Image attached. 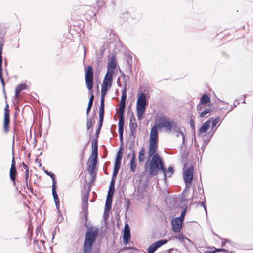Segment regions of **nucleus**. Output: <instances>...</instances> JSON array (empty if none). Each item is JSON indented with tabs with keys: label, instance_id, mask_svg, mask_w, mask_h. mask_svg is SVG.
<instances>
[{
	"label": "nucleus",
	"instance_id": "nucleus-1",
	"mask_svg": "<svg viewBox=\"0 0 253 253\" xmlns=\"http://www.w3.org/2000/svg\"><path fill=\"white\" fill-rule=\"evenodd\" d=\"M161 170L164 174V179H166V169L160 159L158 154H155L152 156L149 165V173L151 176L158 174V171Z\"/></svg>",
	"mask_w": 253,
	"mask_h": 253
},
{
	"label": "nucleus",
	"instance_id": "nucleus-2",
	"mask_svg": "<svg viewBox=\"0 0 253 253\" xmlns=\"http://www.w3.org/2000/svg\"><path fill=\"white\" fill-rule=\"evenodd\" d=\"M85 78L86 87L90 91L91 94L88 105L92 106L94 100V96L91 91L93 84V72L91 66H88L85 70Z\"/></svg>",
	"mask_w": 253,
	"mask_h": 253
},
{
	"label": "nucleus",
	"instance_id": "nucleus-3",
	"mask_svg": "<svg viewBox=\"0 0 253 253\" xmlns=\"http://www.w3.org/2000/svg\"><path fill=\"white\" fill-rule=\"evenodd\" d=\"M176 123L171 120L166 116L161 117L157 123V127L159 129L165 128L168 133L171 132L174 128Z\"/></svg>",
	"mask_w": 253,
	"mask_h": 253
},
{
	"label": "nucleus",
	"instance_id": "nucleus-4",
	"mask_svg": "<svg viewBox=\"0 0 253 253\" xmlns=\"http://www.w3.org/2000/svg\"><path fill=\"white\" fill-rule=\"evenodd\" d=\"M4 37H5V33L1 31L0 30V82L2 84L3 86V90L4 93H5V83L3 79V77L2 76V48L4 46Z\"/></svg>",
	"mask_w": 253,
	"mask_h": 253
},
{
	"label": "nucleus",
	"instance_id": "nucleus-5",
	"mask_svg": "<svg viewBox=\"0 0 253 253\" xmlns=\"http://www.w3.org/2000/svg\"><path fill=\"white\" fill-rule=\"evenodd\" d=\"M98 234L97 228H89L85 234V241L92 243L95 241Z\"/></svg>",
	"mask_w": 253,
	"mask_h": 253
},
{
	"label": "nucleus",
	"instance_id": "nucleus-6",
	"mask_svg": "<svg viewBox=\"0 0 253 253\" xmlns=\"http://www.w3.org/2000/svg\"><path fill=\"white\" fill-rule=\"evenodd\" d=\"M194 168L191 166L189 168L185 169L183 173V177L185 183L186 187H189L192 183L193 177Z\"/></svg>",
	"mask_w": 253,
	"mask_h": 253
},
{
	"label": "nucleus",
	"instance_id": "nucleus-7",
	"mask_svg": "<svg viewBox=\"0 0 253 253\" xmlns=\"http://www.w3.org/2000/svg\"><path fill=\"white\" fill-rule=\"evenodd\" d=\"M92 154L94 156L92 158L91 164L88 165V170L90 174H92L93 172L94 168L97 163V145L95 144L94 149L92 151Z\"/></svg>",
	"mask_w": 253,
	"mask_h": 253
},
{
	"label": "nucleus",
	"instance_id": "nucleus-8",
	"mask_svg": "<svg viewBox=\"0 0 253 253\" xmlns=\"http://www.w3.org/2000/svg\"><path fill=\"white\" fill-rule=\"evenodd\" d=\"M167 243L166 239L159 240L151 245L148 248V253H154L159 247Z\"/></svg>",
	"mask_w": 253,
	"mask_h": 253
},
{
	"label": "nucleus",
	"instance_id": "nucleus-9",
	"mask_svg": "<svg viewBox=\"0 0 253 253\" xmlns=\"http://www.w3.org/2000/svg\"><path fill=\"white\" fill-rule=\"evenodd\" d=\"M183 221L179 218H174L172 220V229L174 233H178L180 231Z\"/></svg>",
	"mask_w": 253,
	"mask_h": 253
},
{
	"label": "nucleus",
	"instance_id": "nucleus-10",
	"mask_svg": "<svg viewBox=\"0 0 253 253\" xmlns=\"http://www.w3.org/2000/svg\"><path fill=\"white\" fill-rule=\"evenodd\" d=\"M88 198L89 192H86L84 194L82 197V210L84 212L85 217H86L88 210Z\"/></svg>",
	"mask_w": 253,
	"mask_h": 253
},
{
	"label": "nucleus",
	"instance_id": "nucleus-11",
	"mask_svg": "<svg viewBox=\"0 0 253 253\" xmlns=\"http://www.w3.org/2000/svg\"><path fill=\"white\" fill-rule=\"evenodd\" d=\"M146 96L145 93H141L138 97L136 107L146 108L147 105Z\"/></svg>",
	"mask_w": 253,
	"mask_h": 253
},
{
	"label": "nucleus",
	"instance_id": "nucleus-12",
	"mask_svg": "<svg viewBox=\"0 0 253 253\" xmlns=\"http://www.w3.org/2000/svg\"><path fill=\"white\" fill-rule=\"evenodd\" d=\"M137 126L135 118L133 116L130 119L129 126L130 131V135L132 136L133 138L135 137L136 136Z\"/></svg>",
	"mask_w": 253,
	"mask_h": 253
},
{
	"label": "nucleus",
	"instance_id": "nucleus-13",
	"mask_svg": "<svg viewBox=\"0 0 253 253\" xmlns=\"http://www.w3.org/2000/svg\"><path fill=\"white\" fill-rule=\"evenodd\" d=\"M212 118H211L207 121L204 123L203 125L200 127L198 130V134L203 136L206 132L208 131L210 127V124Z\"/></svg>",
	"mask_w": 253,
	"mask_h": 253
},
{
	"label": "nucleus",
	"instance_id": "nucleus-14",
	"mask_svg": "<svg viewBox=\"0 0 253 253\" xmlns=\"http://www.w3.org/2000/svg\"><path fill=\"white\" fill-rule=\"evenodd\" d=\"M172 131L173 132H177L182 136L183 144H184L185 141V135L183 132L185 131L184 127L176 123Z\"/></svg>",
	"mask_w": 253,
	"mask_h": 253
},
{
	"label": "nucleus",
	"instance_id": "nucleus-15",
	"mask_svg": "<svg viewBox=\"0 0 253 253\" xmlns=\"http://www.w3.org/2000/svg\"><path fill=\"white\" fill-rule=\"evenodd\" d=\"M130 236V232L128 225L126 223L125 225L124 234H123V242L124 244L128 243V240Z\"/></svg>",
	"mask_w": 253,
	"mask_h": 253
},
{
	"label": "nucleus",
	"instance_id": "nucleus-16",
	"mask_svg": "<svg viewBox=\"0 0 253 253\" xmlns=\"http://www.w3.org/2000/svg\"><path fill=\"white\" fill-rule=\"evenodd\" d=\"M157 125L156 126L154 125L151 129L150 131V141H158V130H157Z\"/></svg>",
	"mask_w": 253,
	"mask_h": 253
},
{
	"label": "nucleus",
	"instance_id": "nucleus-17",
	"mask_svg": "<svg viewBox=\"0 0 253 253\" xmlns=\"http://www.w3.org/2000/svg\"><path fill=\"white\" fill-rule=\"evenodd\" d=\"M157 147V142L149 141V146L148 150V155L149 157H152V156L156 154L155 152Z\"/></svg>",
	"mask_w": 253,
	"mask_h": 253
},
{
	"label": "nucleus",
	"instance_id": "nucleus-18",
	"mask_svg": "<svg viewBox=\"0 0 253 253\" xmlns=\"http://www.w3.org/2000/svg\"><path fill=\"white\" fill-rule=\"evenodd\" d=\"M130 164L131 171L134 172L136 171L137 165L136 162V155L134 151H132V152Z\"/></svg>",
	"mask_w": 253,
	"mask_h": 253
},
{
	"label": "nucleus",
	"instance_id": "nucleus-19",
	"mask_svg": "<svg viewBox=\"0 0 253 253\" xmlns=\"http://www.w3.org/2000/svg\"><path fill=\"white\" fill-rule=\"evenodd\" d=\"M10 123V115L8 114H4L3 130L5 133L9 131L8 126Z\"/></svg>",
	"mask_w": 253,
	"mask_h": 253
},
{
	"label": "nucleus",
	"instance_id": "nucleus-20",
	"mask_svg": "<svg viewBox=\"0 0 253 253\" xmlns=\"http://www.w3.org/2000/svg\"><path fill=\"white\" fill-rule=\"evenodd\" d=\"M28 88L26 84H19L16 88L15 93V98H17L18 97L19 93L23 90L27 89Z\"/></svg>",
	"mask_w": 253,
	"mask_h": 253
},
{
	"label": "nucleus",
	"instance_id": "nucleus-21",
	"mask_svg": "<svg viewBox=\"0 0 253 253\" xmlns=\"http://www.w3.org/2000/svg\"><path fill=\"white\" fill-rule=\"evenodd\" d=\"M16 168L15 166L13 164L11 165L10 170V177L12 181H13V185H15V176L16 174Z\"/></svg>",
	"mask_w": 253,
	"mask_h": 253
},
{
	"label": "nucleus",
	"instance_id": "nucleus-22",
	"mask_svg": "<svg viewBox=\"0 0 253 253\" xmlns=\"http://www.w3.org/2000/svg\"><path fill=\"white\" fill-rule=\"evenodd\" d=\"M92 243L84 241L83 248V253H91Z\"/></svg>",
	"mask_w": 253,
	"mask_h": 253
},
{
	"label": "nucleus",
	"instance_id": "nucleus-23",
	"mask_svg": "<svg viewBox=\"0 0 253 253\" xmlns=\"http://www.w3.org/2000/svg\"><path fill=\"white\" fill-rule=\"evenodd\" d=\"M146 108L136 107L137 117L138 120H141L145 114Z\"/></svg>",
	"mask_w": 253,
	"mask_h": 253
},
{
	"label": "nucleus",
	"instance_id": "nucleus-24",
	"mask_svg": "<svg viewBox=\"0 0 253 253\" xmlns=\"http://www.w3.org/2000/svg\"><path fill=\"white\" fill-rule=\"evenodd\" d=\"M126 97V84H124V87L122 92V96L120 103H125Z\"/></svg>",
	"mask_w": 253,
	"mask_h": 253
},
{
	"label": "nucleus",
	"instance_id": "nucleus-25",
	"mask_svg": "<svg viewBox=\"0 0 253 253\" xmlns=\"http://www.w3.org/2000/svg\"><path fill=\"white\" fill-rule=\"evenodd\" d=\"M116 66V63L115 59L112 58L107 63V70L110 69L113 70Z\"/></svg>",
	"mask_w": 253,
	"mask_h": 253
},
{
	"label": "nucleus",
	"instance_id": "nucleus-26",
	"mask_svg": "<svg viewBox=\"0 0 253 253\" xmlns=\"http://www.w3.org/2000/svg\"><path fill=\"white\" fill-rule=\"evenodd\" d=\"M122 157V152L121 151V149H120L117 155V157L115 160V165L121 166V159Z\"/></svg>",
	"mask_w": 253,
	"mask_h": 253
},
{
	"label": "nucleus",
	"instance_id": "nucleus-27",
	"mask_svg": "<svg viewBox=\"0 0 253 253\" xmlns=\"http://www.w3.org/2000/svg\"><path fill=\"white\" fill-rule=\"evenodd\" d=\"M125 120L124 115H119L118 129H124Z\"/></svg>",
	"mask_w": 253,
	"mask_h": 253
},
{
	"label": "nucleus",
	"instance_id": "nucleus-28",
	"mask_svg": "<svg viewBox=\"0 0 253 253\" xmlns=\"http://www.w3.org/2000/svg\"><path fill=\"white\" fill-rule=\"evenodd\" d=\"M210 101V99L209 97L207 95L204 94L202 96L200 103L202 105H206Z\"/></svg>",
	"mask_w": 253,
	"mask_h": 253
},
{
	"label": "nucleus",
	"instance_id": "nucleus-29",
	"mask_svg": "<svg viewBox=\"0 0 253 253\" xmlns=\"http://www.w3.org/2000/svg\"><path fill=\"white\" fill-rule=\"evenodd\" d=\"M145 150L142 148L139 153L138 160L140 163L143 162L145 160Z\"/></svg>",
	"mask_w": 253,
	"mask_h": 253
},
{
	"label": "nucleus",
	"instance_id": "nucleus-30",
	"mask_svg": "<svg viewBox=\"0 0 253 253\" xmlns=\"http://www.w3.org/2000/svg\"><path fill=\"white\" fill-rule=\"evenodd\" d=\"M52 195H53V197L54 201H58L59 199L58 198V195L56 192L55 184H52Z\"/></svg>",
	"mask_w": 253,
	"mask_h": 253
},
{
	"label": "nucleus",
	"instance_id": "nucleus-31",
	"mask_svg": "<svg viewBox=\"0 0 253 253\" xmlns=\"http://www.w3.org/2000/svg\"><path fill=\"white\" fill-rule=\"evenodd\" d=\"M113 71L110 69L107 70V73L104 79L112 81Z\"/></svg>",
	"mask_w": 253,
	"mask_h": 253
},
{
	"label": "nucleus",
	"instance_id": "nucleus-32",
	"mask_svg": "<svg viewBox=\"0 0 253 253\" xmlns=\"http://www.w3.org/2000/svg\"><path fill=\"white\" fill-rule=\"evenodd\" d=\"M108 87L104 86H101V100H104V97L108 90Z\"/></svg>",
	"mask_w": 253,
	"mask_h": 253
},
{
	"label": "nucleus",
	"instance_id": "nucleus-33",
	"mask_svg": "<svg viewBox=\"0 0 253 253\" xmlns=\"http://www.w3.org/2000/svg\"><path fill=\"white\" fill-rule=\"evenodd\" d=\"M44 171L46 174L49 176L51 178L53 184H56V181L55 180V175L51 172H49L48 171L46 170L45 169H44Z\"/></svg>",
	"mask_w": 253,
	"mask_h": 253
},
{
	"label": "nucleus",
	"instance_id": "nucleus-34",
	"mask_svg": "<svg viewBox=\"0 0 253 253\" xmlns=\"http://www.w3.org/2000/svg\"><path fill=\"white\" fill-rule=\"evenodd\" d=\"M220 118L219 117H217L215 118H213L211 119V121H212V127L211 129H213L214 126H216L217 124L220 121Z\"/></svg>",
	"mask_w": 253,
	"mask_h": 253
},
{
	"label": "nucleus",
	"instance_id": "nucleus-35",
	"mask_svg": "<svg viewBox=\"0 0 253 253\" xmlns=\"http://www.w3.org/2000/svg\"><path fill=\"white\" fill-rule=\"evenodd\" d=\"M112 81L104 79L102 85L110 87L111 85Z\"/></svg>",
	"mask_w": 253,
	"mask_h": 253
},
{
	"label": "nucleus",
	"instance_id": "nucleus-36",
	"mask_svg": "<svg viewBox=\"0 0 253 253\" xmlns=\"http://www.w3.org/2000/svg\"><path fill=\"white\" fill-rule=\"evenodd\" d=\"M182 208H183V211L181 213L180 216L179 217H177V218H179V219H180L181 220L183 221L184 217L185 216L186 210H187V207H186V206L185 207H183Z\"/></svg>",
	"mask_w": 253,
	"mask_h": 253
},
{
	"label": "nucleus",
	"instance_id": "nucleus-37",
	"mask_svg": "<svg viewBox=\"0 0 253 253\" xmlns=\"http://www.w3.org/2000/svg\"><path fill=\"white\" fill-rule=\"evenodd\" d=\"M125 107V104L120 103V106L119 107V115H124V112Z\"/></svg>",
	"mask_w": 253,
	"mask_h": 253
},
{
	"label": "nucleus",
	"instance_id": "nucleus-38",
	"mask_svg": "<svg viewBox=\"0 0 253 253\" xmlns=\"http://www.w3.org/2000/svg\"><path fill=\"white\" fill-rule=\"evenodd\" d=\"M120 166H121L115 165L114 169H113V178L116 176V175L118 174V171L119 170Z\"/></svg>",
	"mask_w": 253,
	"mask_h": 253
},
{
	"label": "nucleus",
	"instance_id": "nucleus-39",
	"mask_svg": "<svg viewBox=\"0 0 253 253\" xmlns=\"http://www.w3.org/2000/svg\"><path fill=\"white\" fill-rule=\"evenodd\" d=\"M211 111V109H207L204 110L203 111L200 113V117H207L206 116L207 114H209Z\"/></svg>",
	"mask_w": 253,
	"mask_h": 253
},
{
	"label": "nucleus",
	"instance_id": "nucleus-40",
	"mask_svg": "<svg viewBox=\"0 0 253 253\" xmlns=\"http://www.w3.org/2000/svg\"><path fill=\"white\" fill-rule=\"evenodd\" d=\"M115 181V179L113 178H112V180L110 182L109 191H111L112 192V193H113L114 190Z\"/></svg>",
	"mask_w": 253,
	"mask_h": 253
},
{
	"label": "nucleus",
	"instance_id": "nucleus-41",
	"mask_svg": "<svg viewBox=\"0 0 253 253\" xmlns=\"http://www.w3.org/2000/svg\"><path fill=\"white\" fill-rule=\"evenodd\" d=\"M111 199L110 200L108 199H106L105 203V209L107 210H109L111 208Z\"/></svg>",
	"mask_w": 253,
	"mask_h": 253
},
{
	"label": "nucleus",
	"instance_id": "nucleus-42",
	"mask_svg": "<svg viewBox=\"0 0 253 253\" xmlns=\"http://www.w3.org/2000/svg\"><path fill=\"white\" fill-rule=\"evenodd\" d=\"M29 169H27L25 172V183H26V184L27 186V188L29 189V186H28V177H29Z\"/></svg>",
	"mask_w": 253,
	"mask_h": 253
},
{
	"label": "nucleus",
	"instance_id": "nucleus-43",
	"mask_svg": "<svg viewBox=\"0 0 253 253\" xmlns=\"http://www.w3.org/2000/svg\"><path fill=\"white\" fill-rule=\"evenodd\" d=\"M91 123H92L91 119L87 117V122H86V127H87V130L90 129L91 126Z\"/></svg>",
	"mask_w": 253,
	"mask_h": 253
},
{
	"label": "nucleus",
	"instance_id": "nucleus-44",
	"mask_svg": "<svg viewBox=\"0 0 253 253\" xmlns=\"http://www.w3.org/2000/svg\"><path fill=\"white\" fill-rule=\"evenodd\" d=\"M173 172H174L173 168L172 167H168L167 173H168V174L169 173V174L168 176L170 177L173 174Z\"/></svg>",
	"mask_w": 253,
	"mask_h": 253
},
{
	"label": "nucleus",
	"instance_id": "nucleus-45",
	"mask_svg": "<svg viewBox=\"0 0 253 253\" xmlns=\"http://www.w3.org/2000/svg\"><path fill=\"white\" fill-rule=\"evenodd\" d=\"M100 111H104V100H101L100 106L99 107Z\"/></svg>",
	"mask_w": 253,
	"mask_h": 253
},
{
	"label": "nucleus",
	"instance_id": "nucleus-46",
	"mask_svg": "<svg viewBox=\"0 0 253 253\" xmlns=\"http://www.w3.org/2000/svg\"><path fill=\"white\" fill-rule=\"evenodd\" d=\"M212 251L211 252L212 253H214L216 252H219V251H226V250L224 249H216L215 247H213L211 248Z\"/></svg>",
	"mask_w": 253,
	"mask_h": 253
},
{
	"label": "nucleus",
	"instance_id": "nucleus-47",
	"mask_svg": "<svg viewBox=\"0 0 253 253\" xmlns=\"http://www.w3.org/2000/svg\"><path fill=\"white\" fill-rule=\"evenodd\" d=\"M119 138L121 140L123 139L124 129H118Z\"/></svg>",
	"mask_w": 253,
	"mask_h": 253
},
{
	"label": "nucleus",
	"instance_id": "nucleus-48",
	"mask_svg": "<svg viewBox=\"0 0 253 253\" xmlns=\"http://www.w3.org/2000/svg\"><path fill=\"white\" fill-rule=\"evenodd\" d=\"M113 194V193H112V192L111 191H109L106 199H108L109 200H110H110L111 199V201H112V200Z\"/></svg>",
	"mask_w": 253,
	"mask_h": 253
},
{
	"label": "nucleus",
	"instance_id": "nucleus-49",
	"mask_svg": "<svg viewBox=\"0 0 253 253\" xmlns=\"http://www.w3.org/2000/svg\"><path fill=\"white\" fill-rule=\"evenodd\" d=\"M176 238H178V240L180 241H182L184 240V239H188L187 238H185L182 235H178V236H176L175 237Z\"/></svg>",
	"mask_w": 253,
	"mask_h": 253
},
{
	"label": "nucleus",
	"instance_id": "nucleus-50",
	"mask_svg": "<svg viewBox=\"0 0 253 253\" xmlns=\"http://www.w3.org/2000/svg\"><path fill=\"white\" fill-rule=\"evenodd\" d=\"M9 106L8 104H6L5 108H4V114H9Z\"/></svg>",
	"mask_w": 253,
	"mask_h": 253
},
{
	"label": "nucleus",
	"instance_id": "nucleus-51",
	"mask_svg": "<svg viewBox=\"0 0 253 253\" xmlns=\"http://www.w3.org/2000/svg\"><path fill=\"white\" fill-rule=\"evenodd\" d=\"M104 111H99V119L103 120Z\"/></svg>",
	"mask_w": 253,
	"mask_h": 253
},
{
	"label": "nucleus",
	"instance_id": "nucleus-52",
	"mask_svg": "<svg viewBox=\"0 0 253 253\" xmlns=\"http://www.w3.org/2000/svg\"><path fill=\"white\" fill-rule=\"evenodd\" d=\"M103 120H100L99 119V123H98V132L100 131V130L101 129V127L102 126V123H103Z\"/></svg>",
	"mask_w": 253,
	"mask_h": 253
},
{
	"label": "nucleus",
	"instance_id": "nucleus-53",
	"mask_svg": "<svg viewBox=\"0 0 253 253\" xmlns=\"http://www.w3.org/2000/svg\"><path fill=\"white\" fill-rule=\"evenodd\" d=\"M203 105H202L200 103H199V104L197 105V110L198 111L202 110L203 109Z\"/></svg>",
	"mask_w": 253,
	"mask_h": 253
},
{
	"label": "nucleus",
	"instance_id": "nucleus-54",
	"mask_svg": "<svg viewBox=\"0 0 253 253\" xmlns=\"http://www.w3.org/2000/svg\"><path fill=\"white\" fill-rule=\"evenodd\" d=\"M91 106H89V105H88V107H87V108L86 109V114L87 115H88L91 108Z\"/></svg>",
	"mask_w": 253,
	"mask_h": 253
},
{
	"label": "nucleus",
	"instance_id": "nucleus-55",
	"mask_svg": "<svg viewBox=\"0 0 253 253\" xmlns=\"http://www.w3.org/2000/svg\"><path fill=\"white\" fill-rule=\"evenodd\" d=\"M22 165L24 167V169L25 170V171L27 170V169H28V166L24 163H22Z\"/></svg>",
	"mask_w": 253,
	"mask_h": 253
},
{
	"label": "nucleus",
	"instance_id": "nucleus-56",
	"mask_svg": "<svg viewBox=\"0 0 253 253\" xmlns=\"http://www.w3.org/2000/svg\"><path fill=\"white\" fill-rule=\"evenodd\" d=\"M22 165L24 167V169L25 170V171L27 170V169H28V166L24 163H22Z\"/></svg>",
	"mask_w": 253,
	"mask_h": 253
},
{
	"label": "nucleus",
	"instance_id": "nucleus-57",
	"mask_svg": "<svg viewBox=\"0 0 253 253\" xmlns=\"http://www.w3.org/2000/svg\"><path fill=\"white\" fill-rule=\"evenodd\" d=\"M55 205H56V208L57 209H58L59 207V200L58 201H55Z\"/></svg>",
	"mask_w": 253,
	"mask_h": 253
},
{
	"label": "nucleus",
	"instance_id": "nucleus-58",
	"mask_svg": "<svg viewBox=\"0 0 253 253\" xmlns=\"http://www.w3.org/2000/svg\"><path fill=\"white\" fill-rule=\"evenodd\" d=\"M190 124L191 125L194 127V121L193 120H191L190 121Z\"/></svg>",
	"mask_w": 253,
	"mask_h": 253
},
{
	"label": "nucleus",
	"instance_id": "nucleus-59",
	"mask_svg": "<svg viewBox=\"0 0 253 253\" xmlns=\"http://www.w3.org/2000/svg\"><path fill=\"white\" fill-rule=\"evenodd\" d=\"M201 205L203 206L204 207V209H205V211H206V206L204 204V203L203 202H202L201 203Z\"/></svg>",
	"mask_w": 253,
	"mask_h": 253
},
{
	"label": "nucleus",
	"instance_id": "nucleus-60",
	"mask_svg": "<svg viewBox=\"0 0 253 253\" xmlns=\"http://www.w3.org/2000/svg\"><path fill=\"white\" fill-rule=\"evenodd\" d=\"M13 164L14 166H15V160H14V157H13V159H12V164L11 165H13Z\"/></svg>",
	"mask_w": 253,
	"mask_h": 253
},
{
	"label": "nucleus",
	"instance_id": "nucleus-61",
	"mask_svg": "<svg viewBox=\"0 0 253 253\" xmlns=\"http://www.w3.org/2000/svg\"><path fill=\"white\" fill-rule=\"evenodd\" d=\"M216 129L215 130H214L213 132H211V134L210 135V138L211 137H212V136H213V135L214 134V133H215V131Z\"/></svg>",
	"mask_w": 253,
	"mask_h": 253
},
{
	"label": "nucleus",
	"instance_id": "nucleus-62",
	"mask_svg": "<svg viewBox=\"0 0 253 253\" xmlns=\"http://www.w3.org/2000/svg\"><path fill=\"white\" fill-rule=\"evenodd\" d=\"M85 8L88 10L89 9L91 8V7L90 6H85Z\"/></svg>",
	"mask_w": 253,
	"mask_h": 253
},
{
	"label": "nucleus",
	"instance_id": "nucleus-63",
	"mask_svg": "<svg viewBox=\"0 0 253 253\" xmlns=\"http://www.w3.org/2000/svg\"><path fill=\"white\" fill-rule=\"evenodd\" d=\"M99 133V132H98V128L97 129V130H96V133Z\"/></svg>",
	"mask_w": 253,
	"mask_h": 253
},
{
	"label": "nucleus",
	"instance_id": "nucleus-64",
	"mask_svg": "<svg viewBox=\"0 0 253 253\" xmlns=\"http://www.w3.org/2000/svg\"><path fill=\"white\" fill-rule=\"evenodd\" d=\"M236 105H236V103H235V104H234V107H236Z\"/></svg>",
	"mask_w": 253,
	"mask_h": 253
}]
</instances>
